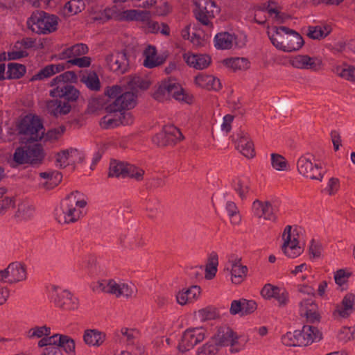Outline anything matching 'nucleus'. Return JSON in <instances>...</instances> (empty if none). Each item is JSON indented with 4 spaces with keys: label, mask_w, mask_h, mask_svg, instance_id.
Masks as SVG:
<instances>
[{
    "label": "nucleus",
    "mask_w": 355,
    "mask_h": 355,
    "mask_svg": "<svg viewBox=\"0 0 355 355\" xmlns=\"http://www.w3.org/2000/svg\"><path fill=\"white\" fill-rule=\"evenodd\" d=\"M225 270L230 272L232 282L236 284L243 281L248 271L247 267L240 263V259L230 260L229 264L225 266Z\"/></svg>",
    "instance_id": "obj_29"
},
{
    "label": "nucleus",
    "mask_w": 355,
    "mask_h": 355,
    "mask_svg": "<svg viewBox=\"0 0 355 355\" xmlns=\"http://www.w3.org/2000/svg\"><path fill=\"white\" fill-rule=\"evenodd\" d=\"M64 130L65 128L64 127H59L58 128L49 130L46 133H45L44 130V137L41 140H43L44 141H55L62 135Z\"/></svg>",
    "instance_id": "obj_54"
},
{
    "label": "nucleus",
    "mask_w": 355,
    "mask_h": 355,
    "mask_svg": "<svg viewBox=\"0 0 355 355\" xmlns=\"http://www.w3.org/2000/svg\"><path fill=\"white\" fill-rule=\"evenodd\" d=\"M322 334L315 327L304 325L302 330L288 332L282 337V342L288 346H306L320 340Z\"/></svg>",
    "instance_id": "obj_4"
},
{
    "label": "nucleus",
    "mask_w": 355,
    "mask_h": 355,
    "mask_svg": "<svg viewBox=\"0 0 355 355\" xmlns=\"http://www.w3.org/2000/svg\"><path fill=\"white\" fill-rule=\"evenodd\" d=\"M300 313L302 316L306 317L311 322L318 321L319 315L317 312V305L311 297L303 299L300 303Z\"/></svg>",
    "instance_id": "obj_27"
},
{
    "label": "nucleus",
    "mask_w": 355,
    "mask_h": 355,
    "mask_svg": "<svg viewBox=\"0 0 355 355\" xmlns=\"http://www.w3.org/2000/svg\"><path fill=\"white\" fill-rule=\"evenodd\" d=\"M291 63L294 67L299 69H315L316 67L315 60L308 55H298L293 58Z\"/></svg>",
    "instance_id": "obj_39"
},
{
    "label": "nucleus",
    "mask_w": 355,
    "mask_h": 355,
    "mask_svg": "<svg viewBox=\"0 0 355 355\" xmlns=\"http://www.w3.org/2000/svg\"><path fill=\"white\" fill-rule=\"evenodd\" d=\"M183 139L182 132L173 125L165 126L162 132L156 135L153 141L158 146L171 145Z\"/></svg>",
    "instance_id": "obj_21"
},
{
    "label": "nucleus",
    "mask_w": 355,
    "mask_h": 355,
    "mask_svg": "<svg viewBox=\"0 0 355 355\" xmlns=\"http://www.w3.org/2000/svg\"><path fill=\"white\" fill-rule=\"evenodd\" d=\"M271 164L277 171H285L287 168V164L284 157L279 154H271Z\"/></svg>",
    "instance_id": "obj_56"
},
{
    "label": "nucleus",
    "mask_w": 355,
    "mask_h": 355,
    "mask_svg": "<svg viewBox=\"0 0 355 355\" xmlns=\"http://www.w3.org/2000/svg\"><path fill=\"white\" fill-rule=\"evenodd\" d=\"M119 117L120 119L119 124H122L123 125H130L134 121L132 114L129 112H123V110H119Z\"/></svg>",
    "instance_id": "obj_63"
},
{
    "label": "nucleus",
    "mask_w": 355,
    "mask_h": 355,
    "mask_svg": "<svg viewBox=\"0 0 355 355\" xmlns=\"http://www.w3.org/2000/svg\"><path fill=\"white\" fill-rule=\"evenodd\" d=\"M65 68V66L62 64H49L40 70L38 73L35 74L32 78L31 80H44L45 78H49L50 76L55 74L56 73L60 72L61 71H63Z\"/></svg>",
    "instance_id": "obj_35"
},
{
    "label": "nucleus",
    "mask_w": 355,
    "mask_h": 355,
    "mask_svg": "<svg viewBox=\"0 0 355 355\" xmlns=\"http://www.w3.org/2000/svg\"><path fill=\"white\" fill-rule=\"evenodd\" d=\"M278 207L279 202L277 200L261 201L256 200L252 203V212L256 217L275 221L277 219L276 214L278 211Z\"/></svg>",
    "instance_id": "obj_14"
},
{
    "label": "nucleus",
    "mask_w": 355,
    "mask_h": 355,
    "mask_svg": "<svg viewBox=\"0 0 355 355\" xmlns=\"http://www.w3.org/2000/svg\"><path fill=\"white\" fill-rule=\"evenodd\" d=\"M33 213L34 209L31 203L29 202H23L19 205L16 216L19 220H28L33 216Z\"/></svg>",
    "instance_id": "obj_45"
},
{
    "label": "nucleus",
    "mask_w": 355,
    "mask_h": 355,
    "mask_svg": "<svg viewBox=\"0 0 355 355\" xmlns=\"http://www.w3.org/2000/svg\"><path fill=\"white\" fill-rule=\"evenodd\" d=\"M50 334V328L45 326L37 327L30 329L28 332V337L32 338H41L43 336H49Z\"/></svg>",
    "instance_id": "obj_57"
},
{
    "label": "nucleus",
    "mask_w": 355,
    "mask_h": 355,
    "mask_svg": "<svg viewBox=\"0 0 355 355\" xmlns=\"http://www.w3.org/2000/svg\"><path fill=\"white\" fill-rule=\"evenodd\" d=\"M108 114L105 116L101 122V125L104 128H112L119 125L120 119L119 117V111L107 112Z\"/></svg>",
    "instance_id": "obj_44"
},
{
    "label": "nucleus",
    "mask_w": 355,
    "mask_h": 355,
    "mask_svg": "<svg viewBox=\"0 0 355 355\" xmlns=\"http://www.w3.org/2000/svg\"><path fill=\"white\" fill-rule=\"evenodd\" d=\"M212 339L218 348L230 346L232 352H239L244 342L232 329L227 327H220Z\"/></svg>",
    "instance_id": "obj_11"
},
{
    "label": "nucleus",
    "mask_w": 355,
    "mask_h": 355,
    "mask_svg": "<svg viewBox=\"0 0 355 355\" xmlns=\"http://www.w3.org/2000/svg\"><path fill=\"white\" fill-rule=\"evenodd\" d=\"M242 315L253 313L257 309V304L253 300L242 299Z\"/></svg>",
    "instance_id": "obj_59"
},
{
    "label": "nucleus",
    "mask_w": 355,
    "mask_h": 355,
    "mask_svg": "<svg viewBox=\"0 0 355 355\" xmlns=\"http://www.w3.org/2000/svg\"><path fill=\"white\" fill-rule=\"evenodd\" d=\"M82 81L92 90H98L100 88V81L97 74L94 72H89L84 74Z\"/></svg>",
    "instance_id": "obj_49"
},
{
    "label": "nucleus",
    "mask_w": 355,
    "mask_h": 355,
    "mask_svg": "<svg viewBox=\"0 0 355 355\" xmlns=\"http://www.w3.org/2000/svg\"><path fill=\"white\" fill-rule=\"evenodd\" d=\"M219 12L220 8L212 0L196 1L193 12L196 19L205 29L200 31L193 27V31L191 35V24H187L180 31L182 38L189 40L196 46H202L211 35V31L214 28L213 20Z\"/></svg>",
    "instance_id": "obj_1"
},
{
    "label": "nucleus",
    "mask_w": 355,
    "mask_h": 355,
    "mask_svg": "<svg viewBox=\"0 0 355 355\" xmlns=\"http://www.w3.org/2000/svg\"><path fill=\"white\" fill-rule=\"evenodd\" d=\"M334 72L343 78L355 81V67L347 64L338 65L335 67Z\"/></svg>",
    "instance_id": "obj_41"
},
{
    "label": "nucleus",
    "mask_w": 355,
    "mask_h": 355,
    "mask_svg": "<svg viewBox=\"0 0 355 355\" xmlns=\"http://www.w3.org/2000/svg\"><path fill=\"white\" fill-rule=\"evenodd\" d=\"M144 65L149 69L161 65L164 59L162 56L157 54L155 48L153 46H148L144 51Z\"/></svg>",
    "instance_id": "obj_32"
},
{
    "label": "nucleus",
    "mask_w": 355,
    "mask_h": 355,
    "mask_svg": "<svg viewBox=\"0 0 355 355\" xmlns=\"http://www.w3.org/2000/svg\"><path fill=\"white\" fill-rule=\"evenodd\" d=\"M76 74L71 71H66L56 76L51 82V86L55 87L51 90V96H64L71 100H76L78 97V91L69 82H76Z\"/></svg>",
    "instance_id": "obj_5"
},
{
    "label": "nucleus",
    "mask_w": 355,
    "mask_h": 355,
    "mask_svg": "<svg viewBox=\"0 0 355 355\" xmlns=\"http://www.w3.org/2000/svg\"><path fill=\"white\" fill-rule=\"evenodd\" d=\"M183 59L190 67L202 70L207 68L211 63V58L205 54H195L189 52L183 54Z\"/></svg>",
    "instance_id": "obj_26"
},
{
    "label": "nucleus",
    "mask_w": 355,
    "mask_h": 355,
    "mask_svg": "<svg viewBox=\"0 0 355 355\" xmlns=\"http://www.w3.org/2000/svg\"><path fill=\"white\" fill-rule=\"evenodd\" d=\"M144 174V170L134 165L116 160H112L110 162V177H130L137 180H141L143 178Z\"/></svg>",
    "instance_id": "obj_12"
},
{
    "label": "nucleus",
    "mask_w": 355,
    "mask_h": 355,
    "mask_svg": "<svg viewBox=\"0 0 355 355\" xmlns=\"http://www.w3.org/2000/svg\"><path fill=\"white\" fill-rule=\"evenodd\" d=\"M26 72L24 65L18 63H10L8 65V74L9 78H19Z\"/></svg>",
    "instance_id": "obj_51"
},
{
    "label": "nucleus",
    "mask_w": 355,
    "mask_h": 355,
    "mask_svg": "<svg viewBox=\"0 0 355 355\" xmlns=\"http://www.w3.org/2000/svg\"><path fill=\"white\" fill-rule=\"evenodd\" d=\"M94 292H104L114 295L116 297H129L132 295L135 287L132 283H127L114 279L101 280L93 284Z\"/></svg>",
    "instance_id": "obj_7"
},
{
    "label": "nucleus",
    "mask_w": 355,
    "mask_h": 355,
    "mask_svg": "<svg viewBox=\"0 0 355 355\" xmlns=\"http://www.w3.org/2000/svg\"><path fill=\"white\" fill-rule=\"evenodd\" d=\"M130 91L122 93L121 88L118 85L107 87L105 92L107 96V112H116L125 109H131L136 104V98L139 89H146L149 83L143 78L134 76L128 78L127 82Z\"/></svg>",
    "instance_id": "obj_2"
},
{
    "label": "nucleus",
    "mask_w": 355,
    "mask_h": 355,
    "mask_svg": "<svg viewBox=\"0 0 355 355\" xmlns=\"http://www.w3.org/2000/svg\"><path fill=\"white\" fill-rule=\"evenodd\" d=\"M297 167L299 173L306 178L320 181L322 180L324 171L321 166L312 163L309 155L300 157L298 159Z\"/></svg>",
    "instance_id": "obj_16"
},
{
    "label": "nucleus",
    "mask_w": 355,
    "mask_h": 355,
    "mask_svg": "<svg viewBox=\"0 0 355 355\" xmlns=\"http://www.w3.org/2000/svg\"><path fill=\"white\" fill-rule=\"evenodd\" d=\"M144 17V12L139 10H125L119 14V19L126 21L143 20Z\"/></svg>",
    "instance_id": "obj_46"
},
{
    "label": "nucleus",
    "mask_w": 355,
    "mask_h": 355,
    "mask_svg": "<svg viewBox=\"0 0 355 355\" xmlns=\"http://www.w3.org/2000/svg\"><path fill=\"white\" fill-rule=\"evenodd\" d=\"M50 296L55 305L64 310H74L78 308L77 298L67 290L53 286Z\"/></svg>",
    "instance_id": "obj_15"
},
{
    "label": "nucleus",
    "mask_w": 355,
    "mask_h": 355,
    "mask_svg": "<svg viewBox=\"0 0 355 355\" xmlns=\"http://www.w3.org/2000/svg\"><path fill=\"white\" fill-rule=\"evenodd\" d=\"M349 275V272L340 270L334 275L335 282L338 285L343 286L347 282Z\"/></svg>",
    "instance_id": "obj_64"
},
{
    "label": "nucleus",
    "mask_w": 355,
    "mask_h": 355,
    "mask_svg": "<svg viewBox=\"0 0 355 355\" xmlns=\"http://www.w3.org/2000/svg\"><path fill=\"white\" fill-rule=\"evenodd\" d=\"M218 263V261L217 254H211L205 268V277L207 279H211L216 275Z\"/></svg>",
    "instance_id": "obj_48"
},
{
    "label": "nucleus",
    "mask_w": 355,
    "mask_h": 355,
    "mask_svg": "<svg viewBox=\"0 0 355 355\" xmlns=\"http://www.w3.org/2000/svg\"><path fill=\"white\" fill-rule=\"evenodd\" d=\"M153 96L159 101H163L168 96H173L179 101L187 103L191 102V97L175 79H168L162 82L154 92Z\"/></svg>",
    "instance_id": "obj_8"
},
{
    "label": "nucleus",
    "mask_w": 355,
    "mask_h": 355,
    "mask_svg": "<svg viewBox=\"0 0 355 355\" xmlns=\"http://www.w3.org/2000/svg\"><path fill=\"white\" fill-rule=\"evenodd\" d=\"M56 98L47 103L46 107L48 112L55 117H60L68 114L71 108L69 101L74 100L69 99L64 96H53Z\"/></svg>",
    "instance_id": "obj_23"
},
{
    "label": "nucleus",
    "mask_w": 355,
    "mask_h": 355,
    "mask_svg": "<svg viewBox=\"0 0 355 355\" xmlns=\"http://www.w3.org/2000/svg\"><path fill=\"white\" fill-rule=\"evenodd\" d=\"M139 332L135 329H128L126 327L121 329V340L128 345L137 344V340L139 337Z\"/></svg>",
    "instance_id": "obj_42"
},
{
    "label": "nucleus",
    "mask_w": 355,
    "mask_h": 355,
    "mask_svg": "<svg viewBox=\"0 0 355 355\" xmlns=\"http://www.w3.org/2000/svg\"><path fill=\"white\" fill-rule=\"evenodd\" d=\"M322 251L323 249L322 245L318 242L312 241L309 248L311 258H320L322 254Z\"/></svg>",
    "instance_id": "obj_60"
},
{
    "label": "nucleus",
    "mask_w": 355,
    "mask_h": 355,
    "mask_svg": "<svg viewBox=\"0 0 355 355\" xmlns=\"http://www.w3.org/2000/svg\"><path fill=\"white\" fill-rule=\"evenodd\" d=\"M261 295L266 300L274 299L280 307L286 306L289 302L288 292L283 287H278L270 284H267L263 287Z\"/></svg>",
    "instance_id": "obj_19"
},
{
    "label": "nucleus",
    "mask_w": 355,
    "mask_h": 355,
    "mask_svg": "<svg viewBox=\"0 0 355 355\" xmlns=\"http://www.w3.org/2000/svg\"><path fill=\"white\" fill-rule=\"evenodd\" d=\"M18 130L28 141H38L44 137V128L41 119L35 115L27 114L18 124Z\"/></svg>",
    "instance_id": "obj_6"
},
{
    "label": "nucleus",
    "mask_w": 355,
    "mask_h": 355,
    "mask_svg": "<svg viewBox=\"0 0 355 355\" xmlns=\"http://www.w3.org/2000/svg\"><path fill=\"white\" fill-rule=\"evenodd\" d=\"M196 84L206 89L218 90L221 84L220 80L211 75H207L203 73L198 74L195 78Z\"/></svg>",
    "instance_id": "obj_31"
},
{
    "label": "nucleus",
    "mask_w": 355,
    "mask_h": 355,
    "mask_svg": "<svg viewBox=\"0 0 355 355\" xmlns=\"http://www.w3.org/2000/svg\"><path fill=\"white\" fill-rule=\"evenodd\" d=\"M68 63L79 67H87L90 65L91 60L89 57L83 56L71 59L68 61Z\"/></svg>",
    "instance_id": "obj_61"
},
{
    "label": "nucleus",
    "mask_w": 355,
    "mask_h": 355,
    "mask_svg": "<svg viewBox=\"0 0 355 355\" xmlns=\"http://www.w3.org/2000/svg\"><path fill=\"white\" fill-rule=\"evenodd\" d=\"M88 51V48L85 44H77L63 50L58 54V58L64 60L69 58L73 59L85 55Z\"/></svg>",
    "instance_id": "obj_33"
},
{
    "label": "nucleus",
    "mask_w": 355,
    "mask_h": 355,
    "mask_svg": "<svg viewBox=\"0 0 355 355\" xmlns=\"http://www.w3.org/2000/svg\"><path fill=\"white\" fill-rule=\"evenodd\" d=\"M27 25L33 32L45 34L57 28L58 18L44 12H34L28 19Z\"/></svg>",
    "instance_id": "obj_9"
},
{
    "label": "nucleus",
    "mask_w": 355,
    "mask_h": 355,
    "mask_svg": "<svg viewBox=\"0 0 355 355\" xmlns=\"http://www.w3.org/2000/svg\"><path fill=\"white\" fill-rule=\"evenodd\" d=\"M284 241L282 250L284 254L289 258H295L301 254L302 249L299 245L298 235L292 231V227L287 225L282 234Z\"/></svg>",
    "instance_id": "obj_13"
},
{
    "label": "nucleus",
    "mask_w": 355,
    "mask_h": 355,
    "mask_svg": "<svg viewBox=\"0 0 355 355\" xmlns=\"http://www.w3.org/2000/svg\"><path fill=\"white\" fill-rule=\"evenodd\" d=\"M354 311H355V295L349 293L343 297L341 303L336 306L334 315L335 317L345 318Z\"/></svg>",
    "instance_id": "obj_25"
},
{
    "label": "nucleus",
    "mask_w": 355,
    "mask_h": 355,
    "mask_svg": "<svg viewBox=\"0 0 355 355\" xmlns=\"http://www.w3.org/2000/svg\"><path fill=\"white\" fill-rule=\"evenodd\" d=\"M28 55L26 51L22 49V45L16 43L11 51H8V53L3 52L0 54V61L6 60H18L24 58Z\"/></svg>",
    "instance_id": "obj_38"
},
{
    "label": "nucleus",
    "mask_w": 355,
    "mask_h": 355,
    "mask_svg": "<svg viewBox=\"0 0 355 355\" xmlns=\"http://www.w3.org/2000/svg\"><path fill=\"white\" fill-rule=\"evenodd\" d=\"M45 342H49L50 344L58 345L60 349L62 348L67 354H72L75 349L74 341L69 337L60 334H55L52 336L42 338L38 345L40 347L44 346Z\"/></svg>",
    "instance_id": "obj_24"
},
{
    "label": "nucleus",
    "mask_w": 355,
    "mask_h": 355,
    "mask_svg": "<svg viewBox=\"0 0 355 355\" xmlns=\"http://www.w3.org/2000/svg\"><path fill=\"white\" fill-rule=\"evenodd\" d=\"M83 340L89 346L98 347L104 342L105 335L95 329H87L84 333Z\"/></svg>",
    "instance_id": "obj_36"
},
{
    "label": "nucleus",
    "mask_w": 355,
    "mask_h": 355,
    "mask_svg": "<svg viewBox=\"0 0 355 355\" xmlns=\"http://www.w3.org/2000/svg\"><path fill=\"white\" fill-rule=\"evenodd\" d=\"M26 278L25 266L19 262H13L0 270V282L8 284L17 283Z\"/></svg>",
    "instance_id": "obj_18"
},
{
    "label": "nucleus",
    "mask_w": 355,
    "mask_h": 355,
    "mask_svg": "<svg viewBox=\"0 0 355 355\" xmlns=\"http://www.w3.org/2000/svg\"><path fill=\"white\" fill-rule=\"evenodd\" d=\"M44 344L45 347L44 355H62L61 349L57 344H50L45 342Z\"/></svg>",
    "instance_id": "obj_62"
},
{
    "label": "nucleus",
    "mask_w": 355,
    "mask_h": 355,
    "mask_svg": "<svg viewBox=\"0 0 355 355\" xmlns=\"http://www.w3.org/2000/svg\"><path fill=\"white\" fill-rule=\"evenodd\" d=\"M43 158L42 149L37 144L17 147L13 154V161L17 164H36Z\"/></svg>",
    "instance_id": "obj_10"
},
{
    "label": "nucleus",
    "mask_w": 355,
    "mask_h": 355,
    "mask_svg": "<svg viewBox=\"0 0 355 355\" xmlns=\"http://www.w3.org/2000/svg\"><path fill=\"white\" fill-rule=\"evenodd\" d=\"M225 209L231 223L234 225L239 224L241 220V216L236 204L232 201H227L226 202Z\"/></svg>",
    "instance_id": "obj_50"
},
{
    "label": "nucleus",
    "mask_w": 355,
    "mask_h": 355,
    "mask_svg": "<svg viewBox=\"0 0 355 355\" xmlns=\"http://www.w3.org/2000/svg\"><path fill=\"white\" fill-rule=\"evenodd\" d=\"M205 338V330L202 328H193L186 330L178 345L179 351L184 352L193 348Z\"/></svg>",
    "instance_id": "obj_20"
},
{
    "label": "nucleus",
    "mask_w": 355,
    "mask_h": 355,
    "mask_svg": "<svg viewBox=\"0 0 355 355\" xmlns=\"http://www.w3.org/2000/svg\"><path fill=\"white\" fill-rule=\"evenodd\" d=\"M200 293V287L193 286L185 291H180L176 295L177 302L181 305L193 302L199 296Z\"/></svg>",
    "instance_id": "obj_34"
},
{
    "label": "nucleus",
    "mask_w": 355,
    "mask_h": 355,
    "mask_svg": "<svg viewBox=\"0 0 355 355\" xmlns=\"http://www.w3.org/2000/svg\"><path fill=\"white\" fill-rule=\"evenodd\" d=\"M81 215V210L69 202L67 197L62 201L60 207L55 210V218L60 223H74Z\"/></svg>",
    "instance_id": "obj_17"
},
{
    "label": "nucleus",
    "mask_w": 355,
    "mask_h": 355,
    "mask_svg": "<svg viewBox=\"0 0 355 355\" xmlns=\"http://www.w3.org/2000/svg\"><path fill=\"white\" fill-rule=\"evenodd\" d=\"M225 65L233 70L246 69L250 66V62L245 58H231L225 60Z\"/></svg>",
    "instance_id": "obj_43"
},
{
    "label": "nucleus",
    "mask_w": 355,
    "mask_h": 355,
    "mask_svg": "<svg viewBox=\"0 0 355 355\" xmlns=\"http://www.w3.org/2000/svg\"><path fill=\"white\" fill-rule=\"evenodd\" d=\"M78 196H80L79 192L76 191L68 195L67 198L69 200V202L75 206L76 208L80 209L86 205V202L84 200H80Z\"/></svg>",
    "instance_id": "obj_58"
},
{
    "label": "nucleus",
    "mask_w": 355,
    "mask_h": 355,
    "mask_svg": "<svg viewBox=\"0 0 355 355\" xmlns=\"http://www.w3.org/2000/svg\"><path fill=\"white\" fill-rule=\"evenodd\" d=\"M42 179H48L51 180V186L50 187H56L62 180V174L57 171L42 172L40 174Z\"/></svg>",
    "instance_id": "obj_55"
},
{
    "label": "nucleus",
    "mask_w": 355,
    "mask_h": 355,
    "mask_svg": "<svg viewBox=\"0 0 355 355\" xmlns=\"http://www.w3.org/2000/svg\"><path fill=\"white\" fill-rule=\"evenodd\" d=\"M85 3L81 0H71L65 3L64 12L67 15H75L85 8Z\"/></svg>",
    "instance_id": "obj_47"
},
{
    "label": "nucleus",
    "mask_w": 355,
    "mask_h": 355,
    "mask_svg": "<svg viewBox=\"0 0 355 355\" xmlns=\"http://www.w3.org/2000/svg\"><path fill=\"white\" fill-rule=\"evenodd\" d=\"M82 159L80 153L75 148L63 150L57 155L56 161L60 167L74 164Z\"/></svg>",
    "instance_id": "obj_28"
},
{
    "label": "nucleus",
    "mask_w": 355,
    "mask_h": 355,
    "mask_svg": "<svg viewBox=\"0 0 355 355\" xmlns=\"http://www.w3.org/2000/svg\"><path fill=\"white\" fill-rule=\"evenodd\" d=\"M234 190L241 198L246 197L249 191V182L247 178H239L235 180L234 184Z\"/></svg>",
    "instance_id": "obj_52"
},
{
    "label": "nucleus",
    "mask_w": 355,
    "mask_h": 355,
    "mask_svg": "<svg viewBox=\"0 0 355 355\" xmlns=\"http://www.w3.org/2000/svg\"><path fill=\"white\" fill-rule=\"evenodd\" d=\"M268 36L277 49L286 52L297 51L304 44L300 34L285 26L275 27L268 32Z\"/></svg>",
    "instance_id": "obj_3"
},
{
    "label": "nucleus",
    "mask_w": 355,
    "mask_h": 355,
    "mask_svg": "<svg viewBox=\"0 0 355 355\" xmlns=\"http://www.w3.org/2000/svg\"><path fill=\"white\" fill-rule=\"evenodd\" d=\"M107 67L117 73H125L128 67L129 62L125 51H115L105 58Z\"/></svg>",
    "instance_id": "obj_22"
},
{
    "label": "nucleus",
    "mask_w": 355,
    "mask_h": 355,
    "mask_svg": "<svg viewBox=\"0 0 355 355\" xmlns=\"http://www.w3.org/2000/svg\"><path fill=\"white\" fill-rule=\"evenodd\" d=\"M214 45L218 49H230L236 45V37L234 33L220 32L214 37Z\"/></svg>",
    "instance_id": "obj_30"
},
{
    "label": "nucleus",
    "mask_w": 355,
    "mask_h": 355,
    "mask_svg": "<svg viewBox=\"0 0 355 355\" xmlns=\"http://www.w3.org/2000/svg\"><path fill=\"white\" fill-rule=\"evenodd\" d=\"M218 349V347L215 344L214 340L211 339L198 349V355H216Z\"/></svg>",
    "instance_id": "obj_53"
},
{
    "label": "nucleus",
    "mask_w": 355,
    "mask_h": 355,
    "mask_svg": "<svg viewBox=\"0 0 355 355\" xmlns=\"http://www.w3.org/2000/svg\"><path fill=\"white\" fill-rule=\"evenodd\" d=\"M237 148L248 158H251L254 155L253 144L247 135L239 138Z\"/></svg>",
    "instance_id": "obj_37"
},
{
    "label": "nucleus",
    "mask_w": 355,
    "mask_h": 355,
    "mask_svg": "<svg viewBox=\"0 0 355 355\" xmlns=\"http://www.w3.org/2000/svg\"><path fill=\"white\" fill-rule=\"evenodd\" d=\"M331 31L329 25L309 26L307 35L314 40H320L328 35Z\"/></svg>",
    "instance_id": "obj_40"
}]
</instances>
